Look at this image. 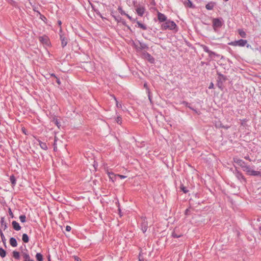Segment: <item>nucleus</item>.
Returning <instances> with one entry per match:
<instances>
[{"label":"nucleus","instance_id":"1","mask_svg":"<svg viewBox=\"0 0 261 261\" xmlns=\"http://www.w3.org/2000/svg\"><path fill=\"white\" fill-rule=\"evenodd\" d=\"M217 74L218 76L217 79V86L220 89L222 90L224 88L223 83L227 80V79L226 76L220 72H217Z\"/></svg>","mask_w":261,"mask_h":261},{"label":"nucleus","instance_id":"2","mask_svg":"<svg viewBox=\"0 0 261 261\" xmlns=\"http://www.w3.org/2000/svg\"><path fill=\"white\" fill-rule=\"evenodd\" d=\"M213 28L215 32L222 27L223 24V19L221 17L213 18L212 20Z\"/></svg>","mask_w":261,"mask_h":261},{"label":"nucleus","instance_id":"3","mask_svg":"<svg viewBox=\"0 0 261 261\" xmlns=\"http://www.w3.org/2000/svg\"><path fill=\"white\" fill-rule=\"evenodd\" d=\"M162 27L165 30L167 29L172 30L176 27V24L173 21L167 20L162 24Z\"/></svg>","mask_w":261,"mask_h":261},{"label":"nucleus","instance_id":"4","mask_svg":"<svg viewBox=\"0 0 261 261\" xmlns=\"http://www.w3.org/2000/svg\"><path fill=\"white\" fill-rule=\"evenodd\" d=\"M201 47L202 48V49L205 52L208 54V57L211 58V59H213L215 57H220V55L219 54H217L216 53L210 50L209 48L207 46L202 44L201 45Z\"/></svg>","mask_w":261,"mask_h":261},{"label":"nucleus","instance_id":"5","mask_svg":"<svg viewBox=\"0 0 261 261\" xmlns=\"http://www.w3.org/2000/svg\"><path fill=\"white\" fill-rule=\"evenodd\" d=\"M247 43V41L246 40H244V39H240V40H237V41H232L231 42H229L228 43L229 45H232V46H241V47H243V46H244L246 45Z\"/></svg>","mask_w":261,"mask_h":261},{"label":"nucleus","instance_id":"6","mask_svg":"<svg viewBox=\"0 0 261 261\" xmlns=\"http://www.w3.org/2000/svg\"><path fill=\"white\" fill-rule=\"evenodd\" d=\"M39 40L41 43L47 46H49L50 45L49 38L46 35L39 37Z\"/></svg>","mask_w":261,"mask_h":261},{"label":"nucleus","instance_id":"7","mask_svg":"<svg viewBox=\"0 0 261 261\" xmlns=\"http://www.w3.org/2000/svg\"><path fill=\"white\" fill-rule=\"evenodd\" d=\"M143 57L146 59L150 63H154L155 60L154 58L148 53L146 51H144L142 53Z\"/></svg>","mask_w":261,"mask_h":261},{"label":"nucleus","instance_id":"8","mask_svg":"<svg viewBox=\"0 0 261 261\" xmlns=\"http://www.w3.org/2000/svg\"><path fill=\"white\" fill-rule=\"evenodd\" d=\"M233 173L239 180H240L241 181H246V179L245 177L243 176L242 173L239 171H238L237 169H236V170L233 171Z\"/></svg>","mask_w":261,"mask_h":261},{"label":"nucleus","instance_id":"9","mask_svg":"<svg viewBox=\"0 0 261 261\" xmlns=\"http://www.w3.org/2000/svg\"><path fill=\"white\" fill-rule=\"evenodd\" d=\"M138 43L139 44V46H138L137 45H135V47L138 51L145 49H148L149 48L148 45L146 44V43L141 42L139 41H138Z\"/></svg>","mask_w":261,"mask_h":261},{"label":"nucleus","instance_id":"10","mask_svg":"<svg viewBox=\"0 0 261 261\" xmlns=\"http://www.w3.org/2000/svg\"><path fill=\"white\" fill-rule=\"evenodd\" d=\"M60 38L61 41V46L64 48L68 43V39L64 34H60Z\"/></svg>","mask_w":261,"mask_h":261},{"label":"nucleus","instance_id":"11","mask_svg":"<svg viewBox=\"0 0 261 261\" xmlns=\"http://www.w3.org/2000/svg\"><path fill=\"white\" fill-rule=\"evenodd\" d=\"M158 18L160 22H164L167 20V17L163 13L158 12Z\"/></svg>","mask_w":261,"mask_h":261},{"label":"nucleus","instance_id":"12","mask_svg":"<svg viewBox=\"0 0 261 261\" xmlns=\"http://www.w3.org/2000/svg\"><path fill=\"white\" fill-rule=\"evenodd\" d=\"M145 8L144 7H140L137 8L136 11L138 15L142 16L145 12Z\"/></svg>","mask_w":261,"mask_h":261},{"label":"nucleus","instance_id":"13","mask_svg":"<svg viewBox=\"0 0 261 261\" xmlns=\"http://www.w3.org/2000/svg\"><path fill=\"white\" fill-rule=\"evenodd\" d=\"M184 4L185 7L194 8L195 6L193 4L192 2L190 0H185L184 2Z\"/></svg>","mask_w":261,"mask_h":261},{"label":"nucleus","instance_id":"14","mask_svg":"<svg viewBox=\"0 0 261 261\" xmlns=\"http://www.w3.org/2000/svg\"><path fill=\"white\" fill-rule=\"evenodd\" d=\"M12 226H13V228L16 231H18V230H20L21 229V226H20V225L19 224V223L15 221H12Z\"/></svg>","mask_w":261,"mask_h":261},{"label":"nucleus","instance_id":"15","mask_svg":"<svg viewBox=\"0 0 261 261\" xmlns=\"http://www.w3.org/2000/svg\"><path fill=\"white\" fill-rule=\"evenodd\" d=\"M249 175L251 176L261 177V171L251 170Z\"/></svg>","mask_w":261,"mask_h":261},{"label":"nucleus","instance_id":"16","mask_svg":"<svg viewBox=\"0 0 261 261\" xmlns=\"http://www.w3.org/2000/svg\"><path fill=\"white\" fill-rule=\"evenodd\" d=\"M10 244L13 247H16L17 243L16 239L13 237L11 238L10 239Z\"/></svg>","mask_w":261,"mask_h":261},{"label":"nucleus","instance_id":"17","mask_svg":"<svg viewBox=\"0 0 261 261\" xmlns=\"http://www.w3.org/2000/svg\"><path fill=\"white\" fill-rule=\"evenodd\" d=\"M215 3L214 2H210L207 4L205 6V8L208 10H211L213 9L214 7Z\"/></svg>","mask_w":261,"mask_h":261},{"label":"nucleus","instance_id":"18","mask_svg":"<svg viewBox=\"0 0 261 261\" xmlns=\"http://www.w3.org/2000/svg\"><path fill=\"white\" fill-rule=\"evenodd\" d=\"M10 180L11 182L12 187H14L16 184V180L15 176L14 175H12L10 177Z\"/></svg>","mask_w":261,"mask_h":261},{"label":"nucleus","instance_id":"19","mask_svg":"<svg viewBox=\"0 0 261 261\" xmlns=\"http://www.w3.org/2000/svg\"><path fill=\"white\" fill-rule=\"evenodd\" d=\"M242 168L243 169L244 171H246L248 174L250 173L252 170L249 165H247L246 164H245L244 166H242Z\"/></svg>","mask_w":261,"mask_h":261},{"label":"nucleus","instance_id":"20","mask_svg":"<svg viewBox=\"0 0 261 261\" xmlns=\"http://www.w3.org/2000/svg\"><path fill=\"white\" fill-rule=\"evenodd\" d=\"M22 254L23 255V257L24 258V261H29L30 260V256L29 254L25 252H22Z\"/></svg>","mask_w":261,"mask_h":261},{"label":"nucleus","instance_id":"21","mask_svg":"<svg viewBox=\"0 0 261 261\" xmlns=\"http://www.w3.org/2000/svg\"><path fill=\"white\" fill-rule=\"evenodd\" d=\"M108 174L110 179H111L113 182H114V180H116L117 174H115L113 172H108Z\"/></svg>","mask_w":261,"mask_h":261},{"label":"nucleus","instance_id":"22","mask_svg":"<svg viewBox=\"0 0 261 261\" xmlns=\"http://www.w3.org/2000/svg\"><path fill=\"white\" fill-rule=\"evenodd\" d=\"M22 240L25 243H27L29 242V238L27 233H23L22 234Z\"/></svg>","mask_w":261,"mask_h":261},{"label":"nucleus","instance_id":"23","mask_svg":"<svg viewBox=\"0 0 261 261\" xmlns=\"http://www.w3.org/2000/svg\"><path fill=\"white\" fill-rule=\"evenodd\" d=\"M39 145L42 149L46 150L48 149V147H47V144H46V143L43 142L41 141H39Z\"/></svg>","mask_w":261,"mask_h":261},{"label":"nucleus","instance_id":"24","mask_svg":"<svg viewBox=\"0 0 261 261\" xmlns=\"http://www.w3.org/2000/svg\"><path fill=\"white\" fill-rule=\"evenodd\" d=\"M0 223L2 225V226H4V229L5 230L7 228V224L6 222H5V218L4 217H2L1 219Z\"/></svg>","mask_w":261,"mask_h":261},{"label":"nucleus","instance_id":"25","mask_svg":"<svg viewBox=\"0 0 261 261\" xmlns=\"http://www.w3.org/2000/svg\"><path fill=\"white\" fill-rule=\"evenodd\" d=\"M13 257L16 259H20V254L19 252L17 251H13Z\"/></svg>","mask_w":261,"mask_h":261},{"label":"nucleus","instance_id":"26","mask_svg":"<svg viewBox=\"0 0 261 261\" xmlns=\"http://www.w3.org/2000/svg\"><path fill=\"white\" fill-rule=\"evenodd\" d=\"M238 33L242 38H246V35H247L246 33L242 29H239Z\"/></svg>","mask_w":261,"mask_h":261},{"label":"nucleus","instance_id":"27","mask_svg":"<svg viewBox=\"0 0 261 261\" xmlns=\"http://www.w3.org/2000/svg\"><path fill=\"white\" fill-rule=\"evenodd\" d=\"M137 23L138 24V27L141 28L142 30H147V27L146 26V25L141 23L139 21H137Z\"/></svg>","mask_w":261,"mask_h":261},{"label":"nucleus","instance_id":"28","mask_svg":"<svg viewBox=\"0 0 261 261\" xmlns=\"http://www.w3.org/2000/svg\"><path fill=\"white\" fill-rule=\"evenodd\" d=\"M36 258L37 261H43V256L40 253H37Z\"/></svg>","mask_w":261,"mask_h":261},{"label":"nucleus","instance_id":"29","mask_svg":"<svg viewBox=\"0 0 261 261\" xmlns=\"http://www.w3.org/2000/svg\"><path fill=\"white\" fill-rule=\"evenodd\" d=\"M6 255V251L3 249L2 247H0V256L2 257H4Z\"/></svg>","mask_w":261,"mask_h":261},{"label":"nucleus","instance_id":"30","mask_svg":"<svg viewBox=\"0 0 261 261\" xmlns=\"http://www.w3.org/2000/svg\"><path fill=\"white\" fill-rule=\"evenodd\" d=\"M21 222L24 223L26 221V217L24 215H20L19 217Z\"/></svg>","mask_w":261,"mask_h":261},{"label":"nucleus","instance_id":"31","mask_svg":"<svg viewBox=\"0 0 261 261\" xmlns=\"http://www.w3.org/2000/svg\"><path fill=\"white\" fill-rule=\"evenodd\" d=\"M0 236L1 237V239H2V240L3 241V242L5 244L6 243V239H5V237L4 236V233H3L2 232V230H1V229L0 228Z\"/></svg>","mask_w":261,"mask_h":261},{"label":"nucleus","instance_id":"32","mask_svg":"<svg viewBox=\"0 0 261 261\" xmlns=\"http://www.w3.org/2000/svg\"><path fill=\"white\" fill-rule=\"evenodd\" d=\"M236 162L242 167V166H244L245 164V162L240 159H238L237 161H236Z\"/></svg>","mask_w":261,"mask_h":261},{"label":"nucleus","instance_id":"33","mask_svg":"<svg viewBox=\"0 0 261 261\" xmlns=\"http://www.w3.org/2000/svg\"><path fill=\"white\" fill-rule=\"evenodd\" d=\"M180 189L183 191L184 193H187L188 192V190L187 188L185 187L183 185L180 186Z\"/></svg>","mask_w":261,"mask_h":261},{"label":"nucleus","instance_id":"34","mask_svg":"<svg viewBox=\"0 0 261 261\" xmlns=\"http://www.w3.org/2000/svg\"><path fill=\"white\" fill-rule=\"evenodd\" d=\"M118 10L119 12V13L121 15H125L126 13L123 10L122 8L121 7H119L118 8Z\"/></svg>","mask_w":261,"mask_h":261},{"label":"nucleus","instance_id":"35","mask_svg":"<svg viewBox=\"0 0 261 261\" xmlns=\"http://www.w3.org/2000/svg\"><path fill=\"white\" fill-rule=\"evenodd\" d=\"M113 97H114V99H115V101H116V107H117V108H121V107H122V106H121V103H119L118 102V101H117V98H116L114 96H113Z\"/></svg>","mask_w":261,"mask_h":261},{"label":"nucleus","instance_id":"36","mask_svg":"<svg viewBox=\"0 0 261 261\" xmlns=\"http://www.w3.org/2000/svg\"><path fill=\"white\" fill-rule=\"evenodd\" d=\"M172 236L174 238H180L181 235V234H177L175 233V231L173 232L172 233Z\"/></svg>","mask_w":261,"mask_h":261},{"label":"nucleus","instance_id":"37","mask_svg":"<svg viewBox=\"0 0 261 261\" xmlns=\"http://www.w3.org/2000/svg\"><path fill=\"white\" fill-rule=\"evenodd\" d=\"M116 121L117 123L121 124L122 123V118L120 116H118Z\"/></svg>","mask_w":261,"mask_h":261},{"label":"nucleus","instance_id":"38","mask_svg":"<svg viewBox=\"0 0 261 261\" xmlns=\"http://www.w3.org/2000/svg\"><path fill=\"white\" fill-rule=\"evenodd\" d=\"M182 103L184 104L186 107L189 108V109H190V108H192V107H191L190 106V104L186 101H183Z\"/></svg>","mask_w":261,"mask_h":261},{"label":"nucleus","instance_id":"39","mask_svg":"<svg viewBox=\"0 0 261 261\" xmlns=\"http://www.w3.org/2000/svg\"><path fill=\"white\" fill-rule=\"evenodd\" d=\"M185 214L186 216H189V215H191V210H190V208L186 209L185 212Z\"/></svg>","mask_w":261,"mask_h":261},{"label":"nucleus","instance_id":"40","mask_svg":"<svg viewBox=\"0 0 261 261\" xmlns=\"http://www.w3.org/2000/svg\"><path fill=\"white\" fill-rule=\"evenodd\" d=\"M147 229V226L146 225H144V226L142 227V230L143 232V233H145Z\"/></svg>","mask_w":261,"mask_h":261},{"label":"nucleus","instance_id":"41","mask_svg":"<svg viewBox=\"0 0 261 261\" xmlns=\"http://www.w3.org/2000/svg\"><path fill=\"white\" fill-rule=\"evenodd\" d=\"M115 19L117 21V22H120L121 19V18L118 16H114Z\"/></svg>","mask_w":261,"mask_h":261},{"label":"nucleus","instance_id":"42","mask_svg":"<svg viewBox=\"0 0 261 261\" xmlns=\"http://www.w3.org/2000/svg\"><path fill=\"white\" fill-rule=\"evenodd\" d=\"M8 212H9L10 216L11 217V218H13L14 215H13V213L11 211V209L10 208H9Z\"/></svg>","mask_w":261,"mask_h":261},{"label":"nucleus","instance_id":"43","mask_svg":"<svg viewBox=\"0 0 261 261\" xmlns=\"http://www.w3.org/2000/svg\"><path fill=\"white\" fill-rule=\"evenodd\" d=\"M117 176L119 177L121 179H124L126 177V176L123 175H120V174H117Z\"/></svg>","mask_w":261,"mask_h":261},{"label":"nucleus","instance_id":"44","mask_svg":"<svg viewBox=\"0 0 261 261\" xmlns=\"http://www.w3.org/2000/svg\"><path fill=\"white\" fill-rule=\"evenodd\" d=\"M56 82L57 83V84L59 85H60L61 83V81H60V79L58 77H56Z\"/></svg>","mask_w":261,"mask_h":261},{"label":"nucleus","instance_id":"45","mask_svg":"<svg viewBox=\"0 0 261 261\" xmlns=\"http://www.w3.org/2000/svg\"><path fill=\"white\" fill-rule=\"evenodd\" d=\"M71 228L70 226L67 225L66 226V230L67 231H70L71 230Z\"/></svg>","mask_w":261,"mask_h":261},{"label":"nucleus","instance_id":"46","mask_svg":"<svg viewBox=\"0 0 261 261\" xmlns=\"http://www.w3.org/2000/svg\"><path fill=\"white\" fill-rule=\"evenodd\" d=\"M190 109L193 111L195 113L199 114V112L197 111L196 109H195L194 108H190Z\"/></svg>","mask_w":261,"mask_h":261},{"label":"nucleus","instance_id":"47","mask_svg":"<svg viewBox=\"0 0 261 261\" xmlns=\"http://www.w3.org/2000/svg\"><path fill=\"white\" fill-rule=\"evenodd\" d=\"M190 109L193 111L195 113L199 114V112L197 111L196 109H195L194 108H190Z\"/></svg>","mask_w":261,"mask_h":261},{"label":"nucleus","instance_id":"48","mask_svg":"<svg viewBox=\"0 0 261 261\" xmlns=\"http://www.w3.org/2000/svg\"><path fill=\"white\" fill-rule=\"evenodd\" d=\"M125 16H127V17L131 21H134V20L133 19V18H132V17H130L128 14H126L125 15Z\"/></svg>","mask_w":261,"mask_h":261},{"label":"nucleus","instance_id":"49","mask_svg":"<svg viewBox=\"0 0 261 261\" xmlns=\"http://www.w3.org/2000/svg\"><path fill=\"white\" fill-rule=\"evenodd\" d=\"M144 88H146V89L148 91V93H149V89H148V86H147V83H145V84H144Z\"/></svg>","mask_w":261,"mask_h":261},{"label":"nucleus","instance_id":"50","mask_svg":"<svg viewBox=\"0 0 261 261\" xmlns=\"http://www.w3.org/2000/svg\"><path fill=\"white\" fill-rule=\"evenodd\" d=\"M244 158L246 159V160H249V161H251V159H250L249 155H247V156H245L244 157Z\"/></svg>","mask_w":261,"mask_h":261},{"label":"nucleus","instance_id":"51","mask_svg":"<svg viewBox=\"0 0 261 261\" xmlns=\"http://www.w3.org/2000/svg\"><path fill=\"white\" fill-rule=\"evenodd\" d=\"M213 86H214L213 84L212 83H211L208 88H209V89H211V88H213Z\"/></svg>","mask_w":261,"mask_h":261},{"label":"nucleus","instance_id":"52","mask_svg":"<svg viewBox=\"0 0 261 261\" xmlns=\"http://www.w3.org/2000/svg\"><path fill=\"white\" fill-rule=\"evenodd\" d=\"M55 123L58 126V120L57 119H56L55 120Z\"/></svg>","mask_w":261,"mask_h":261},{"label":"nucleus","instance_id":"53","mask_svg":"<svg viewBox=\"0 0 261 261\" xmlns=\"http://www.w3.org/2000/svg\"><path fill=\"white\" fill-rule=\"evenodd\" d=\"M51 76H54V77H55V78H56V77H57V76H56V75H55L54 73H52V74H51Z\"/></svg>","mask_w":261,"mask_h":261},{"label":"nucleus","instance_id":"54","mask_svg":"<svg viewBox=\"0 0 261 261\" xmlns=\"http://www.w3.org/2000/svg\"><path fill=\"white\" fill-rule=\"evenodd\" d=\"M219 127H224V126H222L221 124H220L219 126H218Z\"/></svg>","mask_w":261,"mask_h":261},{"label":"nucleus","instance_id":"55","mask_svg":"<svg viewBox=\"0 0 261 261\" xmlns=\"http://www.w3.org/2000/svg\"><path fill=\"white\" fill-rule=\"evenodd\" d=\"M97 14L98 15H99L101 18H102V16H101V14H100L99 12L97 13Z\"/></svg>","mask_w":261,"mask_h":261},{"label":"nucleus","instance_id":"56","mask_svg":"<svg viewBox=\"0 0 261 261\" xmlns=\"http://www.w3.org/2000/svg\"><path fill=\"white\" fill-rule=\"evenodd\" d=\"M118 210H119V211L120 215L121 216V211H120V208H119Z\"/></svg>","mask_w":261,"mask_h":261},{"label":"nucleus","instance_id":"57","mask_svg":"<svg viewBox=\"0 0 261 261\" xmlns=\"http://www.w3.org/2000/svg\"><path fill=\"white\" fill-rule=\"evenodd\" d=\"M77 261H81V259H80L79 257H77V259H76Z\"/></svg>","mask_w":261,"mask_h":261},{"label":"nucleus","instance_id":"58","mask_svg":"<svg viewBox=\"0 0 261 261\" xmlns=\"http://www.w3.org/2000/svg\"><path fill=\"white\" fill-rule=\"evenodd\" d=\"M246 46L247 48L251 47V46L249 44H247Z\"/></svg>","mask_w":261,"mask_h":261},{"label":"nucleus","instance_id":"59","mask_svg":"<svg viewBox=\"0 0 261 261\" xmlns=\"http://www.w3.org/2000/svg\"><path fill=\"white\" fill-rule=\"evenodd\" d=\"M59 24H61V22L60 21L59 22Z\"/></svg>","mask_w":261,"mask_h":261},{"label":"nucleus","instance_id":"60","mask_svg":"<svg viewBox=\"0 0 261 261\" xmlns=\"http://www.w3.org/2000/svg\"><path fill=\"white\" fill-rule=\"evenodd\" d=\"M148 97H149V99H150V100H151L150 97L149 95H148Z\"/></svg>","mask_w":261,"mask_h":261},{"label":"nucleus","instance_id":"61","mask_svg":"<svg viewBox=\"0 0 261 261\" xmlns=\"http://www.w3.org/2000/svg\"><path fill=\"white\" fill-rule=\"evenodd\" d=\"M29 261H34V260L33 259H31L30 260H29Z\"/></svg>","mask_w":261,"mask_h":261},{"label":"nucleus","instance_id":"62","mask_svg":"<svg viewBox=\"0 0 261 261\" xmlns=\"http://www.w3.org/2000/svg\"><path fill=\"white\" fill-rule=\"evenodd\" d=\"M224 1H225V2H227V1H228V0H224Z\"/></svg>","mask_w":261,"mask_h":261}]
</instances>
